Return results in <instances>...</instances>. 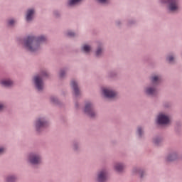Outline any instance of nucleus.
Masks as SVG:
<instances>
[{
  "label": "nucleus",
  "instance_id": "1",
  "mask_svg": "<svg viewBox=\"0 0 182 182\" xmlns=\"http://www.w3.org/2000/svg\"><path fill=\"white\" fill-rule=\"evenodd\" d=\"M44 42H46V37L44 36H28L24 38L23 46L28 52H38L41 49V44Z\"/></svg>",
  "mask_w": 182,
  "mask_h": 182
},
{
  "label": "nucleus",
  "instance_id": "2",
  "mask_svg": "<svg viewBox=\"0 0 182 182\" xmlns=\"http://www.w3.org/2000/svg\"><path fill=\"white\" fill-rule=\"evenodd\" d=\"M49 74L46 71H41L40 75L34 77V85L38 92L43 90V77H48Z\"/></svg>",
  "mask_w": 182,
  "mask_h": 182
},
{
  "label": "nucleus",
  "instance_id": "3",
  "mask_svg": "<svg viewBox=\"0 0 182 182\" xmlns=\"http://www.w3.org/2000/svg\"><path fill=\"white\" fill-rule=\"evenodd\" d=\"M151 82L153 86L146 87L145 92L149 96H156V95H157V89L156 88V86L160 83L161 80L159 77L154 76L151 78Z\"/></svg>",
  "mask_w": 182,
  "mask_h": 182
},
{
  "label": "nucleus",
  "instance_id": "4",
  "mask_svg": "<svg viewBox=\"0 0 182 182\" xmlns=\"http://www.w3.org/2000/svg\"><path fill=\"white\" fill-rule=\"evenodd\" d=\"M49 123L48 122V120H46V118L45 117H40L38 118L36 121V130L37 133H41L44 129H46L48 127Z\"/></svg>",
  "mask_w": 182,
  "mask_h": 182
},
{
  "label": "nucleus",
  "instance_id": "5",
  "mask_svg": "<svg viewBox=\"0 0 182 182\" xmlns=\"http://www.w3.org/2000/svg\"><path fill=\"white\" fill-rule=\"evenodd\" d=\"M161 4H166L171 12H176L178 9V0H160Z\"/></svg>",
  "mask_w": 182,
  "mask_h": 182
},
{
  "label": "nucleus",
  "instance_id": "6",
  "mask_svg": "<svg viewBox=\"0 0 182 182\" xmlns=\"http://www.w3.org/2000/svg\"><path fill=\"white\" fill-rule=\"evenodd\" d=\"M84 113L92 119H93V117H96V112H95V107L93 106V103L88 102L85 104Z\"/></svg>",
  "mask_w": 182,
  "mask_h": 182
},
{
  "label": "nucleus",
  "instance_id": "7",
  "mask_svg": "<svg viewBox=\"0 0 182 182\" xmlns=\"http://www.w3.org/2000/svg\"><path fill=\"white\" fill-rule=\"evenodd\" d=\"M28 161L33 166H36L42 163V156L39 154L31 153L28 156Z\"/></svg>",
  "mask_w": 182,
  "mask_h": 182
},
{
  "label": "nucleus",
  "instance_id": "8",
  "mask_svg": "<svg viewBox=\"0 0 182 182\" xmlns=\"http://www.w3.org/2000/svg\"><path fill=\"white\" fill-rule=\"evenodd\" d=\"M97 181V182L107 181V171L106 169H102L99 172Z\"/></svg>",
  "mask_w": 182,
  "mask_h": 182
},
{
  "label": "nucleus",
  "instance_id": "9",
  "mask_svg": "<svg viewBox=\"0 0 182 182\" xmlns=\"http://www.w3.org/2000/svg\"><path fill=\"white\" fill-rule=\"evenodd\" d=\"M170 123V119L165 114H160L158 116V124H168Z\"/></svg>",
  "mask_w": 182,
  "mask_h": 182
},
{
  "label": "nucleus",
  "instance_id": "10",
  "mask_svg": "<svg viewBox=\"0 0 182 182\" xmlns=\"http://www.w3.org/2000/svg\"><path fill=\"white\" fill-rule=\"evenodd\" d=\"M71 87L74 92V95L75 96V97H79V95H80V90H79L77 82H76V80H73L71 81Z\"/></svg>",
  "mask_w": 182,
  "mask_h": 182
},
{
  "label": "nucleus",
  "instance_id": "11",
  "mask_svg": "<svg viewBox=\"0 0 182 182\" xmlns=\"http://www.w3.org/2000/svg\"><path fill=\"white\" fill-rule=\"evenodd\" d=\"M103 95L107 99H113L116 96V92L107 89L103 90Z\"/></svg>",
  "mask_w": 182,
  "mask_h": 182
},
{
  "label": "nucleus",
  "instance_id": "12",
  "mask_svg": "<svg viewBox=\"0 0 182 182\" xmlns=\"http://www.w3.org/2000/svg\"><path fill=\"white\" fill-rule=\"evenodd\" d=\"M33 14H35V10L33 9H28L27 11V14H26V21L27 22H31L33 18Z\"/></svg>",
  "mask_w": 182,
  "mask_h": 182
},
{
  "label": "nucleus",
  "instance_id": "13",
  "mask_svg": "<svg viewBox=\"0 0 182 182\" xmlns=\"http://www.w3.org/2000/svg\"><path fill=\"white\" fill-rule=\"evenodd\" d=\"M174 160H177V153L176 152L170 154L166 156V161H174Z\"/></svg>",
  "mask_w": 182,
  "mask_h": 182
},
{
  "label": "nucleus",
  "instance_id": "14",
  "mask_svg": "<svg viewBox=\"0 0 182 182\" xmlns=\"http://www.w3.org/2000/svg\"><path fill=\"white\" fill-rule=\"evenodd\" d=\"M134 174H139L141 178H143V176H144V170L140 168H134L133 169Z\"/></svg>",
  "mask_w": 182,
  "mask_h": 182
},
{
  "label": "nucleus",
  "instance_id": "15",
  "mask_svg": "<svg viewBox=\"0 0 182 182\" xmlns=\"http://www.w3.org/2000/svg\"><path fill=\"white\" fill-rule=\"evenodd\" d=\"M1 84L5 87H9L14 85V82L11 80H4L1 82Z\"/></svg>",
  "mask_w": 182,
  "mask_h": 182
},
{
  "label": "nucleus",
  "instance_id": "16",
  "mask_svg": "<svg viewBox=\"0 0 182 182\" xmlns=\"http://www.w3.org/2000/svg\"><path fill=\"white\" fill-rule=\"evenodd\" d=\"M114 168L118 173H122V171H123V169L124 168V165L123 164H116L114 166Z\"/></svg>",
  "mask_w": 182,
  "mask_h": 182
},
{
  "label": "nucleus",
  "instance_id": "17",
  "mask_svg": "<svg viewBox=\"0 0 182 182\" xmlns=\"http://www.w3.org/2000/svg\"><path fill=\"white\" fill-rule=\"evenodd\" d=\"M17 177L15 175H10L6 177V182H16L17 180Z\"/></svg>",
  "mask_w": 182,
  "mask_h": 182
},
{
  "label": "nucleus",
  "instance_id": "18",
  "mask_svg": "<svg viewBox=\"0 0 182 182\" xmlns=\"http://www.w3.org/2000/svg\"><path fill=\"white\" fill-rule=\"evenodd\" d=\"M163 141V138L156 136L154 139V144L155 146H160Z\"/></svg>",
  "mask_w": 182,
  "mask_h": 182
},
{
  "label": "nucleus",
  "instance_id": "19",
  "mask_svg": "<svg viewBox=\"0 0 182 182\" xmlns=\"http://www.w3.org/2000/svg\"><path fill=\"white\" fill-rule=\"evenodd\" d=\"M80 1L82 0H69L68 6H74V5H77Z\"/></svg>",
  "mask_w": 182,
  "mask_h": 182
},
{
  "label": "nucleus",
  "instance_id": "20",
  "mask_svg": "<svg viewBox=\"0 0 182 182\" xmlns=\"http://www.w3.org/2000/svg\"><path fill=\"white\" fill-rule=\"evenodd\" d=\"M102 53H103V49L102 48V47H98L95 52L97 58L102 56Z\"/></svg>",
  "mask_w": 182,
  "mask_h": 182
},
{
  "label": "nucleus",
  "instance_id": "21",
  "mask_svg": "<svg viewBox=\"0 0 182 182\" xmlns=\"http://www.w3.org/2000/svg\"><path fill=\"white\" fill-rule=\"evenodd\" d=\"M82 52H85V53H89L90 52V46L87 45H84L82 48Z\"/></svg>",
  "mask_w": 182,
  "mask_h": 182
},
{
  "label": "nucleus",
  "instance_id": "22",
  "mask_svg": "<svg viewBox=\"0 0 182 182\" xmlns=\"http://www.w3.org/2000/svg\"><path fill=\"white\" fill-rule=\"evenodd\" d=\"M50 100L51 103H53L54 105H58V103H59V100L55 96H51Z\"/></svg>",
  "mask_w": 182,
  "mask_h": 182
},
{
  "label": "nucleus",
  "instance_id": "23",
  "mask_svg": "<svg viewBox=\"0 0 182 182\" xmlns=\"http://www.w3.org/2000/svg\"><path fill=\"white\" fill-rule=\"evenodd\" d=\"M65 75H66V68L61 69L59 74L60 77L63 78L65 77Z\"/></svg>",
  "mask_w": 182,
  "mask_h": 182
},
{
  "label": "nucleus",
  "instance_id": "24",
  "mask_svg": "<svg viewBox=\"0 0 182 182\" xmlns=\"http://www.w3.org/2000/svg\"><path fill=\"white\" fill-rule=\"evenodd\" d=\"M137 134H138L139 137H142L143 136V128H141V127H138V128H137Z\"/></svg>",
  "mask_w": 182,
  "mask_h": 182
},
{
  "label": "nucleus",
  "instance_id": "25",
  "mask_svg": "<svg viewBox=\"0 0 182 182\" xmlns=\"http://www.w3.org/2000/svg\"><path fill=\"white\" fill-rule=\"evenodd\" d=\"M66 35L69 38H73V37L76 36V33H75V32H73L72 31H68L67 32Z\"/></svg>",
  "mask_w": 182,
  "mask_h": 182
},
{
  "label": "nucleus",
  "instance_id": "26",
  "mask_svg": "<svg viewBox=\"0 0 182 182\" xmlns=\"http://www.w3.org/2000/svg\"><path fill=\"white\" fill-rule=\"evenodd\" d=\"M7 23L9 26H14V24L15 23V20H14V18H11L8 20Z\"/></svg>",
  "mask_w": 182,
  "mask_h": 182
},
{
  "label": "nucleus",
  "instance_id": "27",
  "mask_svg": "<svg viewBox=\"0 0 182 182\" xmlns=\"http://www.w3.org/2000/svg\"><path fill=\"white\" fill-rule=\"evenodd\" d=\"M166 60H168V62H169V63H173V62L174 60V57H173V55H168L166 58Z\"/></svg>",
  "mask_w": 182,
  "mask_h": 182
},
{
  "label": "nucleus",
  "instance_id": "28",
  "mask_svg": "<svg viewBox=\"0 0 182 182\" xmlns=\"http://www.w3.org/2000/svg\"><path fill=\"white\" fill-rule=\"evenodd\" d=\"M77 147H78V144L77 142H74V144H73V149L74 150H77Z\"/></svg>",
  "mask_w": 182,
  "mask_h": 182
},
{
  "label": "nucleus",
  "instance_id": "29",
  "mask_svg": "<svg viewBox=\"0 0 182 182\" xmlns=\"http://www.w3.org/2000/svg\"><path fill=\"white\" fill-rule=\"evenodd\" d=\"M100 4H107V0H97Z\"/></svg>",
  "mask_w": 182,
  "mask_h": 182
},
{
  "label": "nucleus",
  "instance_id": "30",
  "mask_svg": "<svg viewBox=\"0 0 182 182\" xmlns=\"http://www.w3.org/2000/svg\"><path fill=\"white\" fill-rule=\"evenodd\" d=\"M116 76V73L112 72L109 73V77H114Z\"/></svg>",
  "mask_w": 182,
  "mask_h": 182
},
{
  "label": "nucleus",
  "instance_id": "31",
  "mask_svg": "<svg viewBox=\"0 0 182 182\" xmlns=\"http://www.w3.org/2000/svg\"><path fill=\"white\" fill-rule=\"evenodd\" d=\"M4 151H5V149L0 148V154H2V153H4Z\"/></svg>",
  "mask_w": 182,
  "mask_h": 182
},
{
  "label": "nucleus",
  "instance_id": "32",
  "mask_svg": "<svg viewBox=\"0 0 182 182\" xmlns=\"http://www.w3.org/2000/svg\"><path fill=\"white\" fill-rule=\"evenodd\" d=\"M54 15H55V16H59V12L55 11V12H54Z\"/></svg>",
  "mask_w": 182,
  "mask_h": 182
},
{
  "label": "nucleus",
  "instance_id": "33",
  "mask_svg": "<svg viewBox=\"0 0 182 182\" xmlns=\"http://www.w3.org/2000/svg\"><path fill=\"white\" fill-rule=\"evenodd\" d=\"M4 109V105L0 104V112Z\"/></svg>",
  "mask_w": 182,
  "mask_h": 182
},
{
  "label": "nucleus",
  "instance_id": "34",
  "mask_svg": "<svg viewBox=\"0 0 182 182\" xmlns=\"http://www.w3.org/2000/svg\"><path fill=\"white\" fill-rule=\"evenodd\" d=\"M75 107H76V109H77L79 107V103H77V102L75 103Z\"/></svg>",
  "mask_w": 182,
  "mask_h": 182
},
{
  "label": "nucleus",
  "instance_id": "35",
  "mask_svg": "<svg viewBox=\"0 0 182 182\" xmlns=\"http://www.w3.org/2000/svg\"><path fill=\"white\" fill-rule=\"evenodd\" d=\"M132 23H134V21H132L129 22V25H132Z\"/></svg>",
  "mask_w": 182,
  "mask_h": 182
},
{
  "label": "nucleus",
  "instance_id": "36",
  "mask_svg": "<svg viewBox=\"0 0 182 182\" xmlns=\"http://www.w3.org/2000/svg\"><path fill=\"white\" fill-rule=\"evenodd\" d=\"M117 25H120V21H117Z\"/></svg>",
  "mask_w": 182,
  "mask_h": 182
}]
</instances>
